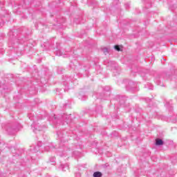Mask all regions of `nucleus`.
Wrapping results in <instances>:
<instances>
[{
    "mask_svg": "<svg viewBox=\"0 0 177 177\" xmlns=\"http://www.w3.org/2000/svg\"><path fill=\"white\" fill-rule=\"evenodd\" d=\"M119 103L120 104H125V98L122 97L119 98Z\"/></svg>",
    "mask_w": 177,
    "mask_h": 177,
    "instance_id": "obj_11",
    "label": "nucleus"
},
{
    "mask_svg": "<svg viewBox=\"0 0 177 177\" xmlns=\"http://www.w3.org/2000/svg\"><path fill=\"white\" fill-rule=\"evenodd\" d=\"M41 146H42V145L41 144V142H39L37 143V147H41Z\"/></svg>",
    "mask_w": 177,
    "mask_h": 177,
    "instance_id": "obj_22",
    "label": "nucleus"
},
{
    "mask_svg": "<svg viewBox=\"0 0 177 177\" xmlns=\"http://www.w3.org/2000/svg\"><path fill=\"white\" fill-rule=\"evenodd\" d=\"M106 91H110V89L108 88V89H106Z\"/></svg>",
    "mask_w": 177,
    "mask_h": 177,
    "instance_id": "obj_28",
    "label": "nucleus"
},
{
    "mask_svg": "<svg viewBox=\"0 0 177 177\" xmlns=\"http://www.w3.org/2000/svg\"><path fill=\"white\" fill-rule=\"evenodd\" d=\"M55 160H56V158H55V157L50 158V162H52L53 165H55Z\"/></svg>",
    "mask_w": 177,
    "mask_h": 177,
    "instance_id": "obj_14",
    "label": "nucleus"
},
{
    "mask_svg": "<svg viewBox=\"0 0 177 177\" xmlns=\"http://www.w3.org/2000/svg\"><path fill=\"white\" fill-rule=\"evenodd\" d=\"M93 177H102L103 176V174L100 171H95L93 174Z\"/></svg>",
    "mask_w": 177,
    "mask_h": 177,
    "instance_id": "obj_10",
    "label": "nucleus"
},
{
    "mask_svg": "<svg viewBox=\"0 0 177 177\" xmlns=\"http://www.w3.org/2000/svg\"><path fill=\"white\" fill-rule=\"evenodd\" d=\"M67 150H70V149H68L67 146L63 145V140H61L60 148L57 150V154H58L59 157H63V156H67V153H66Z\"/></svg>",
    "mask_w": 177,
    "mask_h": 177,
    "instance_id": "obj_2",
    "label": "nucleus"
},
{
    "mask_svg": "<svg viewBox=\"0 0 177 177\" xmlns=\"http://www.w3.org/2000/svg\"><path fill=\"white\" fill-rule=\"evenodd\" d=\"M32 126L35 127V129H33V132H36L35 131H42V127L39 124H35V123H33Z\"/></svg>",
    "mask_w": 177,
    "mask_h": 177,
    "instance_id": "obj_8",
    "label": "nucleus"
},
{
    "mask_svg": "<svg viewBox=\"0 0 177 177\" xmlns=\"http://www.w3.org/2000/svg\"><path fill=\"white\" fill-rule=\"evenodd\" d=\"M44 150L46 151H52L55 150V147L53 146V144H49L48 145H46L44 147Z\"/></svg>",
    "mask_w": 177,
    "mask_h": 177,
    "instance_id": "obj_4",
    "label": "nucleus"
},
{
    "mask_svg": "<svg viewBox=\"0 0 177 177\" xmlns=\"http://www.w3.org/2000/svg\"><path fill=\"white\" fill-rule=\"evenodd\" d=\"M165 106L170 111L174 110V106H172V100L168 101L165 104Z\"/></svg>",
    "mask_w": 177,
    "mask_h": 177,
    "instance_id": "obj_6",
    "label": "nucleus"
},
{
    "mask_svg": "<svg viewBox=\"0 0 177 177\" xmlns=\"http://www.w3.org/2000/svg\"><path fill=\"white\" fill-rule=\"evenodd\" d=\"M77 153V151H75V152H74V154H75L76 156H78V154H77V153Z\"/></svg>",
    "mask_w": 177,
    "mask_h": 177,
    "instance_id": "obj_24",
    "label": "nucleus"
},
{
    "mask_svg": "<svg viewBox=\"0 0 177 177\" xmlns=\"http://www.w3.org/2000/svg\"><path fill=\"white\" fill-rule=\"evenodd\" d=\"M3 24H5V23L3 21H0V28L1 27H3Z\"/></svg>",
    "mask_w": 177,
    "mask_h": 177,
    "instance_id": "obj_20",
    "label": "nucleus"
},
{
    "mask_svg": "<svg viewBox=\"0 0 177 177\" xmlns=\"http://www.w3.org/2000/svg\"><path fill=\"white\" fill-rule=\"evenodd\" d=\"M176 122H177V118H176Z\"/></svg>",
    "mask_w": 177,
    "mask_h": 177,
    "instance_id": "obj_26",
    "label": "nucleus"
},
{
    "mask_svg": "<svg viewBox=\"0 0 177 177\" xmlns=\"http://www.w3.org/2000/svg\"><path fill=\"white\" fill-rule=\"evenodd\" d=\"M127 6H129V4H126Z\"/></svg>",
    "mask_w": 177,
    "mask_h": 177,
    "instance_id": "obj_27",
    "label": "nucleus"
},
{
    "mask_svg": "<svg viewBox=\"0 0 177 177\" xmlns=\"http://www.w3.org/2000/svg\"><path fill=\"white\" fill-rule=\"evenodd\" d=\"M0 177H5V176H1V173H0Z\"/></svg>",
    "mask_w": 177,
    "mask_h": 177,
    "instance_id": "obj_25",
    "label": "nucleus"
},
{
    "mask_svg": "<svg viewBox=\"0 0 177 177\" xmlns=\"http://www.w3.org/2000/svg\"><path fill=\"white\" fill-rule=\"evenodd\" d=\"M68 120H70V115L64 114V115L56 116V115H55L53 122L59 125H64V122H66V124L70 122Z\"/></svg>",
    "mask_w": 177,
    "mask_h": 177,
    "instance_id": "obj_1",
    "label": "nucleus"
},
{
    "mask_svg": "<svg viewBox=\"0 0 177 177\" xmlns=\"http://www.w3.org/2000/svg\"><path fill=\"white\" fill-rule=\"evenodd\" d=\"M17 131V129H13L12 127H8L7 129V132L9 133V135H15Z\"/></svg>",
    "mask_w": 177,
    "mask_h": 177,
    "instance_id": "obj_5",
    "label": "nucleus"
},
{
    "mask_svg": "<svg viewBox=\"0 0 177 177\" xmlns=\"http://www.w3.org/2000/svg\"><path fill=\"white\" fill-rule=\"evenodd\" d=\"M64 71V69H63V68H58L57 73H58V74H63Z\"/></svg>",
    "mask_w": 177,
    "mask_h": 177,
    "instance_id": "obj_15",
    "label": "nucleus"
},
{
    "mask_svg": "<svg viewBox=\"0 0 177 177\" xmlns=\"http://www.w3.org/2000/svg\"><path fill=\"white\" fill-rule=\"evenodd\" d=\"M102 52L105 54L107 55L109 53V49L107 48H102Z\"/></svg>",
    "mask_w": 177,
    "mask_h": 177,
    "instance_id": "obj_16",
    "label": "nucleus"
},
{
    "mask_svg": "<svg viewBox=\"0 0 177 177\" xmlns=\"http://www.w3.org/2000/svg\"><path fill=\"white\" fill-rule=\"evenodd\" d=\"M164 145V141L162 139L156 138V146H162Z\"/></svg>",
    "mask_w": 177,
    "mask_h": 177,
    "instance_id": "obj_7",
    "label": "nucleus"
},
{
    "mask_svg": "<svg viewBox=\"0 0 177 177\" xmlns=\"http://www.w3.org/2000/svg\"><path fill=\"white\" fill-rule=\"evenodd\" d=\"M56 55H57V56H62L63 55V53H62V51H60V50H58L56 51Z\"/></svg>",
    "mask_w": 177,
    "mask_h": 177,
    "instance_id": "obj_17",
    "label": "nucleus"
},
{
    "mask_svg": "<svg viewBox=\"0 0 177 177\" xmlns=\"http://www.w3.org/2000/svg\"><path fill=\"white\" fill-rule=\"evenodd\" d=\"M103 168H107L109 167H110V165L109 163H105L104 165H102Z\"/></svg>",
    "mask_w": 177,
    "mask_h": 177,
    "instance_id": "obj_19",
    "label": "nucleus"
},
{
    "mask_svg": "<svg viewBox=\"0 0 177 177\" xmlns=\"http://www.w3.org/2000/svg\"><path fill=\"white\" fill-rule=\"evenodd\" d=\"M57 135L59 136V138H63V135H64V133L63 131H57Z\"/></svg>",
    "mask_w": 177,
    "mask_h": 177,
    "instance_id": "obj_12",
    "label": "nucleus"
},
{
    "mask_svg": "<svg viewBox=\"0 0 177 177\" xmlns=\"http://www.w3.org/2000/svg\"><path fill=\"white\" fill-rule=\"evenodd\" d=\"M113 73H117V69H114Z\"/></svg>",
    "mask_w": 177,
    "mask_h": 177,
    "instance_id": "obj_23",
    "label": "nucleus"
},
{
    "mask_svg": "<svg viewBox=\"0 0 177 177\" xmlns=\"http://www.w3.org/2000/svg\"><path fill=\"white\" fill-rule=\"evenodd\" d=\"M114 49H115V50H117L118 52H120V51L122 50H121V47H120L119 45H115V46H114Z\"/></svg>",
    "mask_w": 177,
    "mask_h": 177,
    "instance_id": "obj_13",
    "label": "nucleus"
},
{
    "mask_svg": "<svg viewBox=\"0 0 177 177\" xmlns=\"http://www.w3.org/2000/svg\"><path fill=\"white\" fill-rule=\"evenodd\" d=\"M61 168L62 169V171H68V169H70V167H68V165H61Z\"/></svg>",
    "mask_w": 177,
    "mask_h": 177,
    "instance_id": "obj_9",
    "label": "nucleus"
},
{
    "mask_svg": "<svg viewBox=\"0 0 177 177\" xmlns=\"http://www.w3.org/2000/svg\"><path fill=\"white\" fill-rule=\"evenodd\" d=\"M75 176L76 177H81V173H76Z\"/></svg>",
    "mask_w": 177,
    "mask_h": 177,
    "instance_id": "obj_21",
    "label": "nucleus"
},
{
    "mask_svg": "<svg viewBox=\"0 0 177 177\" xmlns=\"http://www.w3.org/2000/svg\"><path fill=\"white\" fill-rule=\"evenodd\" d=\"M98 99H106V97H104V93L100 94Z\"/></svg>",
    "mask_w": 177,
    "mask_h": 177,
    "instance_id": "obj_18",
    "label": "nucleus"
},
{
    "mask_svg": "<svg viewBox=\"0 0 177 177\" xmlns=\"http://www.w3.org/2000/svg\"><path fill=\"white\" fill-rule=\"evenodd\" d=\"M126 89L128 92H135V91H136V84L132 81L129 82L128 85L126 86Z\"/></svg>",
    "mask_w": 177,
    "mask_h": 177,
    "instance_id": "obj_3",
    "label": "nucleus"
}]
</instances>
